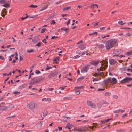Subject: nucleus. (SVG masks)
I'll use <instances>...</instances> for the list:
<instances>
[{"mask_svg": "<svg viewBox=\"0 0 132 132\" xmlns=\"http://www.w3.org/2000/svg\"><path fill=\"white\" fill-rule=\"evenodd\" d=\"M57 37H58L57 36H52V37L51 39H54L55 38H57Z\"/></svg>", "mask_w": 132, "mask_h": 132, "instance_id": "nucleus-48", "label": "nucleus"}, {"mask_svg": "<svg viewBox=\"0 0 132 132\" xmlns=\"http://www.w3.org/2000/svg\"><path fill=\"white\" fill-rule=\"evenodd\" d=\"M47 6H46L45 7H44L43 8L41 9H40V11H42L44 10H45L47 8Z\"/></svg>", "mask_w": 132, "mask_h": 132, "instance_id": "nucleus-38", "label": "nucleus"}, {"mask_svg": "<svg viewBox=\"0 0 132 132\" xmlns=\"http://www.w3.org/2000/svg\"><path fill=\"white\" fill-rule=\"evenodd\" d=\"M23 60V58L21 56H20L19 61H21Z\"/></svg>", "mask_w": 132, "mask_h": 132, "instance_id": "nucleus-52", "label": "nucleus"}, {"mask_svg": "<svg viewBox=\"0 0 132 132\" xmlns=\"http://www.w3.org/2000/svg\"><path fill=\"white\" fill-rule=\"evenodd\" d=\"M6 1L5 0H0V4H3L6 3Z\"/></svg>", "mask_w": 132, "mask_h": 132, "instance_id": "nucleus-14", "label": "nucleus"}, {"mask_svg": "<svg viewBox=\"0 0 132 132\" xmlns=\"http://www.w3.org/2000/svg\"><path fill=\"white\" fill-rule=\"evenodd\" d=\"M131 35V34L130 33H126L125 34V35H124V36H128L130 37Z\"/></svg>", "mask_w": 132, "mask_h": 132, "instance_id": "nucleus-22", "label": "nucleus"}, {"mask_svg": "<svg viewBox=\"0 0 132 132\" xmlns=\"http://www.w3.org/2000/svg\"><path fill=\"white\" fill-rule=\"evenodd\" d=\"M117 42V40L114 39H112L107 41L105 45L106 48L107 50L111 49L113 47Z\"/></svg>", "mask_w": 132, "mask_h": 132, "instance_id": "nucleus-1", "label": "nucleus"}, {"mask_svg": "<svg viewBox=\"0 0 132 132\" xmlns=\"http://www.w3.org/2000/svg\"><path fill=\"white\" fill-rule=\"evenodd\" d=\"M5 4H3L2 6L4 7L7 8H9L10 7V6L9 4L8 3H5Z\"/></svg>", "mask_w": 132, "mask_h": 132, "instance_id": "nucleus-15", "label": "nucleus"}, {"mask_svg": "<svg viewBox=\"0 0 132 132\" xmlns=\"http://www.w3.org/2000/svg\"><path fill=\"white\" fill-rule=\"evenodd\" d=\"M112 97L113 98H115L116 99H118V96L117 95H114Z\"/></svg>", "mask_w": 132, "mask_h": 132, "instance_id": "nucleus-37", "label": "nucleus"}, {"mask_svg": "<svg viewBox=\"0 0 132 132\" xmlns=\"http://www.w3.org/2000/svg\"><path fill=\"white\" fill-rule=\"evenodd\" d=\"M77 131L79 132H82V130L81 128H78L76 130Z\"/></svg>", "mask_w": 132, "mask_h": 132, "instance_id": "nucleus-25", "label": "nucleus"}, {"mask_svg": "<svg viewBox=\"0 0 132 132\" xmlns=\"http://www.w3.org/2000/svg\"><path fill=\"white\" fill-rule=\"evenodd\" d=\"M120 111H121V110L120 109H119L118 110L114 111H113V112L115 113H119V112H120Z\"/></svg>", "mask_w": 132, "mask_h": 132, "instance_id": "nucleus-32", "label": "nucleus"}, {"mask_svg": "<svg viewBox=\"0 0 132 132\" xmlns=\"http://www.w3.org/2000/svg\"><path fill=\"white\" fill-rule=\"evenodd\" d=\"M79 48L80 49L83 50L85 48V47L83 45H81L80 46Z\"/></svg>", "mask_w": 132, "mask_h": 132, "instance_id": "nucleus-20", "label": "nucleus"}, {"mask_svg": "<svg viewBox=\"0 0 132 132\" xmlns=\"http://www.w3.org/2000/svg\"><path fill=\"white\" fill-rule=\"evenodd\" d=\"M80 56L78 55H77L75 56H74L73 57V58L74 59H77V58H78L80 57Z\"/></svg>", "mask_w": 132, "mask_h": 132, "instance_id": "nucleus-39", "label": "nucleus"}, {"mask_svg": "<svg viewBox=\"0 0 132 132\" xmlns=\"http://www.w3.org/2000/svg\"><path fill=\"white\" fill-rule=\"evenodd\" d=\"M56 75V73L55 72L49 75L48 77L50 78H51L55 77Z\"/></svg>", "mask_w": 132, "mask_h": 132, "instance_id": "nucleus-12", "label": "nucleus"}, {"mask_svg": "<svg viewBox=\"0 0 132 132\" xmlns=\"http://www.w3.org/2000/svg\"><path fill=\"white\" fill-rule=\"evenodd\" d=\"M6 13H5V14H4L3 13H2L1 14V16H2L4 17V16L6 15Z\"/></svg>", "mask_w": 132, "mask_h": 132, "instance_id": "nucleus-49", "label": "nucleus"}, {"mask_svg": "<svg viewBox=\"0 0 132 132\" xmlns=\"http://www.w3.org/2000/svg\"><path fill=\"white\" fill-rule=\"evenodd\" d=\"M88 68L86 67H84L81 70V72H87Z\"/></svg>", "mask_w": 132, "mask_h": 132, "instance_id": "nucleus-9", "label": "nucleus"}, {"mask_svg": "<svg viewBox=\"0 0 132 132\" xmlns=\"http://www.w3.org/2000/svg\"><path fill=\"white\" fill-rule=\"evenodd\" d=\"M104 89H102L101 88H98V90L99 91H103L104 90Z\"/></svg>", "mask_w": 132, "mask_h": 132, "instance_id": "nucleus-55", "label": "nucleus"}, {"mask_svg": "<svg viewBox=\"0 0 132 132\" xmlns=\"http://www.w3.org/2000/svg\"><path fill=\"white\" fill-rule=\"evenodd\" d=\"M58 128L59 131H61V130H62V128L61 127H58Z\"/></svg>", "mask_w": 132, "mask_h": 132, "instance_id": "nucleus-58", "label": "nucleus"}, {"mask_svg": "<svg viewBox=\"0 0 132 132\" xmlns=\"http://www.w3.org/2000/svg\"><path fill=\"white\" fill-rule=\"evenodd\" d=\"M29 7L32 8H36L37 7V6L36 5H32L29 6Z\"/></svg>", "mask_w": 132, "mask_h": 132, "instance_id": "nucleus-24", "label": "nucleus"}, {"mask_svg": "<svg viewBox=\"0 0 132 132\" xmlns=\"http://www.w3.org/2000/svg\"><path fill=\"white\" fill-rule=\"evenodd\" d=\"M132 80V78L130 77H126L121 81V84H124Z\"/></svg>", "mask_w": 132, "mask_h": 132, "instance_id": "nucleus-6", "label": "nucleus"}, {"mask_svg": "<svg viewBox=\"0 0 132 132\" xmlns=\"http://www.w3.org/2000/svg\"><path fill=\"white\" fill-rule=\"evenodd\" d=\"M104 82L105 86L107 87H109L112 84V80L111 78H108L104 80Z\"/></svg>", "mask_w": 132, "mask_h": 132, "instance_id": "nucleus-3", "label": "nucleus"}, {"mask_svg": "<svg viewBox=\"0 0 132 132\" xmlns=\"http://www.w3.org/2000/svg\"><path fill=\"white\" fill-rule=\"evenodd\" d=\"M51 68H52L51 67L48 66L45 69V70H48L50 69H51Z\"/></svg>", "mask_w": 132, "mask_h": 132, "instance_id": "nucleus-42", "label": "nucleus"}, {"mask_svg": "<svg viewBox=\"0 0 132 132\" xmlns=\"http://www.w3.org/2000/svg\"><path fill=\"white\" fill-rule=\"evenodd\" d=\"M84 78V77H79L78 79V81H81Z\"/></svg>", "mask_w": 132, "mask_h": 132, "instance_id": "nucleus-19", "label": "nucleus"}, {"mask_svg": "<svg viewBox=\"0 0 132 132\" xmlns=\"http://www.w3.org/2000/svg\"><path fill=\"white\" fill-rule=\"evenodd\" d=\"M82 86H81L80 87H75V88L76 89H79L80 88H81L83 87Z\"/></svg>", "mask_w": 132, "mask_h": 132, "instance_id": "nucleus-31", "label": "nucleus"}, {"mask_svg": "<svg viewBox=\"0 0 132 132\" xmlns=\"http://www.w3.org/2000/svg\"><path fill=\"white\" fill-rule=\"evenodd\" d=\"M127 115V114L126 113L124 114L123 116H122V117L123 118H124Z\"/></svg>", "mask_w": 132, "mask_h": 132, "instance_id": "nucleus-62", "label": "nucleus"}, {"mask_svg": "<svg viewBox=\"0 0 132 132\" xmlns=\"http://www.w3.org/2000/svg\"><path fill=\"white\" fill-rule=\"evenodd\" d=\"M66 86H65V87H60L59 89H61V90H63L66 87Z\"/></svg>", "mask_w": 132, "mask_h": 132, "instance_id": "nucleus-43", "label": "nucleus"}, {"mask_svg": "<svg viewBox=\"0 0 132 132\" xmlns=\"http://www.w3.org/2000/svg\"><path fill=\"white\" fill-rule=\"evenodd\" d=\"M36 46L40 47L41 46V43L40 42L38 43L37 44L35 45Z\"/></svg>", "mask_w": 132, "mask_h": 132, "instance_id": "nucleus-36", "label": "nucleus"}, {"mask_svg": "<svg viewBox=\"0 0 132 132\" xmlns=\"http://www.w3.org/2000/svg\"><path fill=\"white\" fill-rule=\"evenodd\" d=\"M99 22H97V23H94L93 24L94 26H97L98 25V24H99Z\"/></svg>", "mask_w": 132, "mask_h": 132, "instance_id": "nucleus-45", "label": "nucleus"}, {"mask_svg": "<svg viewBox=\"0 0 132 132\" xmlns=\"http://www.w3.org/2000/svg\"><path fill=\"white\" fill-rule=\"evenodd\" d=\"M132 54V50H131L130 51L127 53H126L125 54L126 55H131Z\"/></svg>", "mask_w": 132, "mask_h": 132, "instance_id": "nucleus-18", "label": "nucleus"}, {"mask_svg": "<svg viewBox=\"0 0 132 132\" xmlns=\"http://www.w3.org/2000/svg\"><path fill=\"white\" fill-rule=\"evenodd\" d=\"M111 94V93L110 92H106L104 94V95L105 96H107L110 95Z\"/></svg>", "mask_w": 132, "mask_h": 132, "instance_id": "nucleus-21", "label": "nucleus"}, {"mask_svg": "<svg viewBox=\"0 0 132 132\" xmlns=\"http://www.w3.org/2000/svg\"><path fill=\"white\" fill-rule=\"evenodd\" d=\"M54 89V88H50L48 89V90L49 91H52Z\"/></svg>", "mask_w": 132, "mask_h": 132, "instance_id": "nucleus-54", "label": "nucleus"}, {"mask_svg": "<svg viewBox=\"0 0 132 132\" xmlns=\"http://www.w3.org/2000/svg\"><path fill=\"white\" fill-rule=\"evenodd\" d=\"M100 61H91L90 62V64L96 66L99 64Z\"/></svg>", "mask_w": 132, "mask_h": 132, "instance_id": "nucleus-7", "label": "nucleus"}, {"mask_svg": "<svg viewBox=\"0 0 132 132\" xmlns=\"http://www.w3.org/2000/svg\"><path fill=\"white\" fill-rule=\"evenodd\" d=\"M57 60L58 61L59 60V57H56L53 60V61L54 62H56Z\"/></svg>", "mask_w": 132, "mask_h": 132, "instance_id": "nucleus-30", "label": "nucleus"}, {"mask_svg": "<svg viewBox=\"0 0 132 132\" xmlns=\"http://www.w3.org/2000/svg\"><path fill=\"white\" fill-rule=\"evenodd\" d=\"M7 109V107L6 106L1 105L0 106V110L4 111Z\"/></svg>", "mask_w": 132, "mask_h": 132, "instance_id": "nucleus-10", "label": "nucleus"}, {"mask_svg": "<svg viewBox=\"0 0 132 132\" xmlns=\"http://www.w3.org/2000/svg\"><path fill=\"white\" fill-rule=\"evenodd\" d=\"M35 73L37 74H40L41 73L40 71L38 70H36Z\"/></svg>", "mask_w": 132, "mask_h": 132, "instance_id": "nucleus-27", "label": "nucleus"}, {"mask_svg": "<svg viewBox=\"0 0 132 132\" xmlns=\"http://www.w3.org/2000/svg\"><path fill=\"white\" fill-rule=\"evenodd\" d=\"M71 125L70 123H68L66 125L65 128H68L69 129H71L70 127Z\"/></svg>", "mask_w": 132, "mask_h": 132, "instance_id": "nucleus-17", "label": "nucleus"}, {"mask_svg": "<svg viewBox=\"0 0 132 132\" xmlns=\"http://www.w3.org/2000/svg\"><path fill=\"white\" fill-rule=\"evenodd\" d=\"M132 85V83H131L130 84H128L127 85V86L128 87H130Z\"/></svg>", "mask_w": 132, "mask_h": 132, "instance_id": "nucleus-63", "label": "nucleus"}, {"mask_svg": "<svg viewBox=\"0 0 132 132\" xmlns=\"http://www.w3.org/2000/svg\"><path fill=\"white\" fill-rule=\"evenodd\" d=\"M87 105L92 108L96 109V106L95 104L94 103H93L90 101L88 100L87 101Z\"/></svg>", "mask_w": 132, "mask_h": 132, "instance_id": "nucleus-4", "label": "nucleus"}, {"mask_svg": "<svg viewBox=\"0 0 132 132\" xmlns=\"http://www.w3.org/2000/svg\"><path fill=\"white\" fill-rule=\"evenodd\" d=\"M98 80L97 79V78H94L93 79V82H94L95 81H97Z\"/></svg>", "mask_w": 132, "mask_h": 132, "instance_id": "nucleus-47", "label": "nucleus"}, {"mask_svg": "<svg viewBox=\"0 0 132 132\" xmlns=\"http://www.w3.org/2000/svg\"><path fill=\"white\" fill-rule=\"evenodd\" d=\"M48 112L47 110H44L43 113V116L44 117H45L46 116Z\"/></svg>", "mask_w": 132, "mask_h": 132, "instance_id": "nucleus-16", "label": "nucleus"}, {"mask_svg": "<svg viewBox=\"0 0 132 132\" xmlns=\"http://www.w3.org/2000/svg\"><path fill=\"white\" fill-rule=\"evenodd\" d=\"M34 50L32 49L30 50H27V52L28 53L32 52Z\"/></svg>", "mask_w": 132, "mask_h": 132, "instance_id": "nucleus-33", "label": "nucleus"}, {"mask_svg": "<svg viewBox=\"0 0 132 132\" xmlns=\"http://www.w3.org/2000/svg\"><path fill=\"white\" fill-rule=\"evenodd\" d=\"M61 30H64L65 31H66L68 30V28H61Z\"/></svg>", "mask_w": 132, "mask_h": 132, "instance_id": "nucleus-34", "label": "nucleus"}, {"mask_svg": "<svg viewBox=\"0 0 132 132\" xmlns=\"http://www.w3.org/2000/svg\"><path fill=\"white\" fill-rule=\"evenodd\" d=\"M55 24V22L54 20H52V21L50 22V24L51 25L54 24Z\"/></svg>", "mask_w": 132, "mask_h": 132, "instance_id": "nucleus-26", "label": "nucleus"}, {"mask_svg": "<svg viewBox=\"0 0 132 132\" xmlns=\"http://www.w3.org/2000/svg\"><path fill=\"white\" fill-rule=\"evenodd\" d=\"M70 19H69L68 22H67V25L68 26V25L70 24Z\"/></svg>", "mask_w": 132, "mask_h": 132, "instance_id": "nucleus-50", "label": "nucleus"}, {"mask_svg": "<svg viewBox=\"0 0 132 132\" xmlns=\"http://www.w3.org/2000/svg\"><path fill=\"white\" fill-rule=\"evenodd\" d=\"M71 8V7H67L64 8L63 9V10L64 11H65V10H69V9H70Z\"/></svg>", "mask_w": 132, "mask_h": 132, "instance_id": "nucleus-23", "label": "nucleus"}, {"mask_svg": "<svg viewBox=\"0 0 132 132\" xmlns=\"http://www.w3.org/2000/svg\"><path fill=\"white\" fill-rule=\"evenodd\" d=\"M97 34V32H93L92 33L89 34V35H94V34Z\"/></svg>", "mask_w": 132, "mask_h": 132, "instance_id": "nucleus-40", "label": "nucleus"}, {"mask_svg": "<svg viewBox=\"0 0 132 132\" xmlns=\"http://www.w3.org/2000/svg\"><path fill=\"white\" fill-rule=\"evenodd\" d=\"M75 93L77 95H78L80 93V92L79 91H77L75 92Z\"/></svg>", "mask_w": 132, "mask_h": 132, "instance_id": "nucleus-41", "label": "nucleus"}, {"mask_svg": "<svg viewBox=\"0 0 132 132\" xmlns=\"http://www.w3.org/2000/svg\"><path fill=\"white\" fill-rule=\"evenodd\" d=\"M5 102H3L0 104V106L1 105H5Z\"/></svg>", "mask_w": 132, "mask_h": 132, "instance_id": "nucleus-57", "label": "nucleus"}, {"mask_svg": "<svg viewBox=\"0 0 132 132\" xmlns=\"http://www.w3.org/2000/svg\"><path fill=\"white\" fill-rule=\"evenodd\" d=\"M27 107L31 110H32L35 108V103H31L27 105Z\"/></svg>", "mask_w": 132, "mask_h": 132, "instance_id": "nucleus-5", "label": "nucleus"}, {"mask_svg": "<svg viewBox=\"0 0 132 132\" xmlns=\"http://www.w3.org/2000/svg\"><path fill=\"white\" fill-rule=\"evenodd\" d=\"M99 47L101 48H102L103 47H104V46H103V45H102V44H101V45H99Z\"/></svg>", "mask_w": 132, "mask_h": 132, "instance_id": "nucleus-53", "label": "nucleus"}, {"mask_svg": "<svg viewBox=\"0 0 132 132\" xmlns=\"http://www.w3.org/2000/svg\"><path fill=\"white\" fill-rule=\"evenodd\" d=\"M45 29H42V30L41 31V33H43L45 31Z\"/></svg>", "mask_w": 132, "mask_h": 132, "instance_id": "nucleus-44", "label": "nucleus"}, {"mask_svg": "<svg viewBox=\"0 0 132 132\" xmlns=\"http://www.w3.org/2000/svg\"><path fill=\"white\" fill-rule=\"evenodd\" d=\"M91 7H92L93 8V10L94 7V4H93L91 5Z\"/></svg>", "mask_w": 132, "mask_h": 132, "instance_id": "nucleus-61", "label": "nucleus"}, {"mask_svg": "<svg viewBox=\"0 0 132 132\" xmlns=\"http://www.w3.org/2000/svg\"><path fill=\"white\" fill-rule=\"evenodd\" d=\"M32 41L34 43H36V42L35 41V40L32 39Z\"/></svg>", "mask_w": 132, "mask_h": 132, "instance_id": "nucleus-64", "label": "nucleus"}, {"mask_svg": "<svg viewBox=\"0 0 132 132\" xmlns=\"http://www.w3.org/2000/svg\"><path fill=\"white\" fill-rule=\"evenodd\" d=\"M46 40V39H44L42 40V42L45 43H47V42H45V41Z\"/></svg>", "mask_w": 132, "mask_h": 132, "instance_id": "nucleus-59", "label": "nucleus"}, {"mask_svg": "<svg viewBox=\"0 0 132 132\" xmlns=\"http://www.w3.org/2000/svg\"><path fill=\"white\" fill-rule=\"evenodd\" d=\"M123 21H119L118 22V23L121 25H123Z\"/></svg>", "mask_w": 132, "mask_h": 132, "instance_id": "nucleus-28", "label": "nucleus"}, {"mask_svg": "<svg viewBox=\"0 0 132 132\" xmlns=\"http://www.w3.org/2000/svg\"><path fill=\"white\" fill-rule=\"evenodd\" d=\"M121 29H132V28H129V27H124V28H121Z\"/></svg>", "mask_w": 132, "mask_h": 132, "instance_id": "nucleus-35", "label": "nucleus"}, {"mask_svg": "<svg viewBox=\"0 0 132 132\" xmlns=\"http://www.w3.org/2000/svg\"><path fill=\"white\" fill-rule=\"evenodd\" d=\"M105 28V27H102L100 28V29L101 30H104Z\"/></svg>", "mask_w": 132, "mask_h": 132, "instance_id": "nucleus-46", "label": "nucleus"}, {"mask_svg": "<svg viewBox=\"0 0 132 132\" xmlns=\"http://www.w3.org/2000/svg\"><path fill=\"white\" fill-rule=\"evenodd\" d=\"M111 80H112V84H115L117 82L116 79L114 77L112 78Z\"/></svg>", "mask_w": 132, "mask_h": 132, "instance_id": "nucleus-11", "label": "nucleus"}, {"mask_svg": "<svg viewBox=\"0 0 132 132\" xmlns=\"http://www.w3.org/2000/svg\"><path fill=\"white\" fill-rule=\"evenodd\" d=\"M116 61L115 60L112 59L109 60V63L112 65H113L116 64Z\"/></svg>", "mask_w": 132, "mask_h": 132, "instance_id": "nucleus-8", "label": "nucleus"}, {"mask_svg": "<svg viewBox=\"0 0 132 132\" xmlns=\"http://www.w3.org/2000/svg\"><path fill=\"white\" fill-rule=\"evenodd\" d=\"M14 107V105L13 104H11L9 105L8 106V108H12Z\"/></svg>", "mask_w": 132, "mask_h": 132, "instance_id": "nucleus-29", "label": "nucleus"}, {"mask_svg": "<svg viewBox=\"0 0 132 132\" xmlns=\"http://www.w3.org/2000/svg\"><path fill=\"white\" fill-rule=\"evenodd\" d=\"M112 119V118L108 119L106 121H105V122H108L111 119Z\"/></svg>", "mask_w": 132, "mask_h": 132, "instance_id": "nucleus-56", "label": "nucleus"}, {"mask_svg": "<svg viewBox=\"0 0 132 132\" xmlns=\"http://www.w3.org/2000/svg\"><path fill=\"white\" fill-rule=\"evenodd\" d=\"M82 132H84L88 131V128L85 127H83L82 128Z\"/></svg>", "mask_w": 132, "mask_h": 132, "instance_id": "nucleus-13", "label": "nucleus"}, {"mask_svg": "<svg viewBox=\"0 0 132 132\" xmlns=\"http://www.w3.org/2000/svg\"><path fill=\"white\" fill-rule=\"evenodd\" d=\"M20 92H16V91H15L14 92V94H17L18 93L20 94Z\"/></svg>", "mask_w": 132, "mask_h": 132, "instance_id": "nucleus-60", "label": "nucleus"}, {"mask_svg": "<svg viewBox=\"0 0 132 132\" xmlns=\"http://www.w3.org/2000/svg\"><path fill=\"white\" fill-rule=\"evenodd\" d=\"M101 64V66L100 68L97 69L98 71L99 72L101 71L105 70L108 66V62L105 60L100 62Z\"/></svg>", "mask_w": 132, "mask_h": 132, "instance_id": "nucleus-2", "label": "nucleus"}, {"mask_svg": "<svg viewBox=\"0 0 132 132\" xmlns=\"http://www.w3.org/2000/svg\"><path fill=\"white\" fill-rule=\"evenodd\" d=\"M31 95H35L36 96H38V95L36 93H32L31 94Z\"/></svg>", "mask_w": 132, "mask_h": 132, "instance_id": "nucleus-51", "label": "nucleus"}]
</instances>
